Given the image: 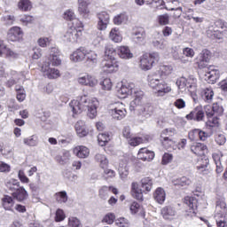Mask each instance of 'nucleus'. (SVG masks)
Here are the masks:
<instances>
[{"label": "nucleus", "instance_id": "aec40b11", "mask_svg": "<svg viewBox=\"0 0 227 227\" xmlns=\"http://www.w3.org/2000/svg\"><path fill=\"white\" fill-rule=\"evenodd\" d=\"M133 108L137 111L138 114L145 116V118H150L153 113V106L148 103L142 102L140 105H137V106H134Z\"/></svg>", "mask_w": 227, "mask_h": 227}, {"label": "nucleus", "instance_id": "dca6fc26", "mask_svg": "<svg viewBox=\"0 0 227 227\" xmlns=\"http://www.w3.org/2000/svg\"><path fill=\"white\" fill-rule=\"evenodd\" d=\"M212 58V52L205 49L197 57V65L199 68H207V63H209L210 59Z\"/></svg>", "mask_w": 227, "mask_h": 227}, {"label": "nucleus", "instance_id": "9b49d317", "mask_svg": "<svg viewBox=\"0 0 227 227\" xmlns=\"http://www.w3.org/2000/svg\"><path fill=\"white\" fill-rule=\"evenodd\" d=\"M80 86H87L88 88H96L98 85V80L94 75L84 74L77 78Z\"/></svg>", "mask_w": 227, "mask_h": 227}, {"label": "nucleus", "instance_id": "ddd939ff", "mask_svg": "<svg viewBox=\"0 0 227 227\" xmlns=\"http://www.w3.org/2000/svg\"><path fill=\"white\" fill-rule=\"evenodd\" d=\"M9 42H22L24 40V31L20 27H12L7 32Z\"/></svg>", "mask_w": 227, "mask_h": 227}, {"label": "nucleus", "instance_id": "f03ea898", "mask_svg": "<svg viewBox=\"0 0 227 227\" xmlns=\"http://www.w3.org/2000/svg\"><path fill=\"white\" fill-rule=\"evenodd\" d=\"M116 49L112 44H107L105 47V56L101 63V70L105 74H114L118 72L119 64L116 60Z\"/></svg>", "mask_w": 227, "mask_h": 227}, {"label": "nucleus", "instance_id": "2eb2a0df", "mask_svg": "<svg viewBox=\"0 0 227 227\" xmlns=\"http://www.w3.org/2000/svg\"><path fill=\"white\" fill-rule=\"evenodd\" d=\"M52 67H59L61 65V51L56 47L51 48L48 62Z\"/></svg>", "mask_w": 227, "mask_h": 227}, {"label": "nucleus", "instance_id": "7ed1b4c3", "mask_svg": "<svg viewBox=\"0 0 227 227\" xmlns=\"http://www.w3.org/2000/svg\"><path fill=\"white\" fill-rule=\"evenodd\" d=\"M147 82L150 88L155 90L158 97H166V95L172 91L171 85L162 78L147 76Z\"/></svg>", "mask_w": 227, "mask_h": 227}, {"label": "nucleus", "instance_id": "3c124183", "mask_svg": "<svg viewBox=\"0 0 227 227\" xmlns=\"http://www.w3.org/2000/svg\"><path fill=\"white\" fill-rule=\"evenodd\" d=\"M55 160L59 162V164H67L68 160H70V152L69 151H63L62 154L57 155L55 157Z\"/></svg>", "mask_w": 227, "mask_h": 227}, {"label": "nucleus", "instance_id": "e433bc0d", "mask_svg": "<svg viewBox=\"0 0 227 227\" xmlns=\"http://www.w3.org/2000/svg\"><path fill=\"white\" fill-rule=\"evenodd\" d=\"M109 39L114 43H121L123 40V36L121 35V32L119 28L114 27L109 33Z\"/></svg>", "mask_w": 227, "mask_h": 227}, {"label": "nucleus", "instance_id": "6ab92c4d", "mask_svg": "<svg viewBox=\"0 0 227 227\" xmlns=\"http://www.w3.org/2000/svg\"><path fill=\"white\" fill-rule=\"evenodd\" d=\"M98 29L99 31H106L111 20V17L109 16V13H107L106 12H101L98 13Z\"/></svg>", "mask_w": 227, "mask_h": 227}, {"label": "nucleus", "instance_id": "79ce46f5", "mask_svg": "<svg viewBox=\"0 0 227 227\" xmlns=\"http://www.w3.org/2000/svg\"><path fill=\"white\" fill-rule=\"evenodd\" d=\"M90 2H78V12L80 15H82L84 19H88L90 17Z\"/></svg>", "mask_w": 227, "mask_h": 227}, {"label": "nucleus", "instance_id": "f8f14e48", "mask_svg": "<svg viewBox=\"0 0 227 227\" xmlns=\"http://www.w3.org/2000/svg\"><path fill=\"white\" fill-rule=\"evenodd\" d=\"M81 36H82L81 30L69 27L63 33L62 35L64 42H67L69 43H77Z\"/></svg>", "mask_w": 227, "mask_h": 227}, {"label": "nucleus", "instance_id": "f3484780", "mask_svg": "<svg viewBox=\"0 0 227 227\" xmlns=\"http://www.w3.org/2000/svg\"><path fill=\"white\" fill-rule=\"evenodd\" d=\"M226 200H224V199H218L215 203V210L214 215L215 219H219V217H226Z\"/></svg>", "mask_w": 227, "mask_h": 227}, {"label": "nucleus", "instance_id": "39448f33", "mask_svg": "<svg viewBox=\"0 0 227 227\" xmlns=\"http://www.w3.org/2000/svg\"><path fill=\"white\" fill-rule=\"evenodd\" d=\"M159 61H160L159 52L153 51L151 53H145L139 58L138 67L140 70L148 72V70H152V68H153V65H155V63H159Z\"/></svg>", "mask_w": 227, "mask_h": 227}, {"label": "nucleus", "instance_id": "6e6d98bb", "mask_svg": "<svg viewBox=\"0 0 227 227\" xmlns=\"http://www.w3.org/2000/svg\"><path fill=\"white\" fill-rule=\"evenodd\" d=\"M18 8L22 12H29L33 8V4L29 0H20L18 3Z\"/></svg>", "mask_w": 227, "mask_h": 227}, {"label": "nucleus", "instance_id": "9d476101", "mask_svg": "<svg viewBox=\"0 0 227 227\" xmlns=\"http://www.w3.org/2000/svg\"><path fill=\"white\" fill-rule=\"evenodd\" d=\"M173 74V66L170 65H161L159 69L154 73L148 75V77H154L156 79L166 80L169 75Z\"/></svg>", "mask_w": 227, "mask_h": 227}, {"label": "nucleus", "instance_id": "4d7b16f0", "mask_svg": "<svg viewBox=\"0 0 227 227\" xmlns=\"http://www.w3.org/2000/svg\"><path fill=\"white\" fill-rule=\"evenodd\" d=\"M13 205H15V202L13 201V199L8 195L4 196L3 199V207L4 210H12L13 208Z\"/></svg>", "mask_w": 227, "mask_h": 227}, {"label": "nucleus", "instance_id": "69168bd1", "mask_svg": "<svg viewBox=\"0 0 227 227\" xmlns=\"http://www.w3.org/2000/svg\"><path fill=\"white\" fill-rule=\"evenodd\" d=\"M100 85L102 86V90L105 91H111L113 90V82L110 80V78H105Z\"/></svg>", "mask_w": 227, "mask_h": 227}, {"label": "nucleus", "instance_id": "864d4df0", "mask_svg": "<svg viewBox=\"0 0 227 227\" xmlns=\"http://www.w3.org/2000/svg\"><path fill=\"white\" fill-rule=\"evenodd\" d=\"M129 145H130V146H137L139 145H141V143H146L148 141H150V137H146L145 139H143L142 137H131L129 140Z\"/></svg>", "mask_w": 227, "mask_h": 227}, {"label": "nucleus", "instance_id": "13d9d810", "mask_svg": "<svg viewBox=\"0 0 227 227\" xmlns=\"http://www.w3.org/2000/svg\"><path fill=\"white\" fill-rule=\"evenodd\" d=\"M16 92H17V96L16 98L18 100V102H24V100H26V90H24V87L22 86H16L15 87Z\"/></svg>", "mask_w": 227, "mask_h": 227}, {"label": "nucleus", "instance_id": "c756f323", "mask_svg": "<svg viewBox=\"0 0 227 227\" xmlns=\"http://www.w3.org/2000/svg\"><path fill=\"white\" fill-rule=\"evenodd\" d=\"M73 153L79 159H86L90 156V149L84 145H77L73 149Z\"/></svg>", "mask_w": 227, "mask_h": 227}, {"label": "nucleus", "instance_id": "e2e57ef3", "mask_svg": "<svg viewBox=\"0 0 227 227\" xmlns=\"http://www.w3.org/2000/svg\"><path fill=\"white\" fill-rule=\"evenodd\" d=\"M111 141V138L109 137V135L106 133H101L98 136V142L99 146H106L107 143Z\"/></svg>", "mask_w": 227, "mask_h": 227}, {"label": "nucleus", "instance_id": "5fc2aeb1", "mask_svg": "<svg viewBox=\"0 0 227 227\" xmlns=\"http://www.w3.org/2000/svg\"><path fill=\"white\" fill-rule=\"evenodd\" d=\"M54 199L57 203H67L68 201V195L66 191L59 192L54 194Z\"/></svg>", "mask_w": 227, "mask_h": 227}, {"label": "nucleus", "instance_id": "c85d7f7f", "mask_svg": "<svg viewBox=\"0 0 227 227\" xmlns=\"http://www.w3.org/2000/svg\"><path fill=\"white\" fill-rule=\"evenodd\" d=\"M199 94L200 95L201 98H203V100L208 104H210L214 98V90L210 87L199 90Z\"/></svg>", "mask_w": 227, "mask_h": 227}, {"label": "nucleus", "instance_id": "bb28decb", "mask_svg": "<svg viewBox=\"0 0 227 227\" xmlns=\"http://www.w3.org/2000/svg\"><path fill=\"white\" fill-rule=\"evenodd\" d=\"M154 158L155 153L146 149V147L141 148L138 151L137 159H139L140 160H147L148 162H150V160H153Z\"/></svg>", "mask_w": 227, "mask_h": 227}, {"label": "nucleus", "instance_id": "72a5a7b5", "mask_svg": "<svg viewBox=\"0 0 227 227\" xmlns=\"http://www.w3.org/2000/svg\"><path fill=\"white\" fill-rule=\"evenodd\" d=\"M191 152L193 153L195 155L201 156L205 155V153L207 152V145L201 143H193L191 145Z\"/></svg>", "mask_w": 227, "mask_h": 227}, {"label": "nucleus", "instance_id": "0eeeda50", "mask_svg": "<svg viewBox=\"0 0 227 227\" xmlns=\"http://www.w3.org/2000/svg\"><path fill=\"white\" fill-rule=\"evenodd\" d=\"M174 134H176V129L173 128L163 129L160 133V141L167 150H169V148L175 150L176 142L173 139Z\"/></svg>", "mask_w": 227, "mask_h": 227}, {"label": "nucleus", "instance_id": "473e14b6", "mask_svg": "<svg viewBox=\"0 0 227 227\" xmlns=\"http://www.w3.org/2000/svg\"><path fill=\"white\" fill-rule=\"evenodd\" d=\"M85 61L89 65H97L98 63V53L93 50L87 49Z\"/></svg>", "mask_w": 227, "mask_h": 227}, {"label": "nucleus", "instance_id": "8fccbe9b", "mask_svg": "<svg viewBox=\"0 0 227 227\" xmlns=\"http://www.w3.org/2000/svg\"><path fill=\"white\" fill-rule=\"evenodd\" d=\"M5 187L9 189V191L16 192L20 187V183L17 179H7L5 181Z\"/></svg>", "mask_w": 227, "mask_h": 227}, {"label": "nucleus", "instance_id": "4be33fe9", "mask_svg": "<svg viewBox=\"0 0 227 227\" xmlns=\"http://www.w3.org/2000/svg\"><path fill=\"white\" fill-rule=\"evenodd\" d=\"M160 214L165 221H173L176 217V209L173 206H165L161 208Z\"/></svg>", "mask_w": 227, "mask_h": 227}, {"label": "nucleus", "instance_id": "f257e3e1", "mask_svg": "<svg viewBox=\"0 0 227 227\" xmlns=\"http://www.w3.org/2000/svg\"><path fill=\"white\" fill-rule=\"evenodd\" d=\"M100 103L98 102V99L90 98L88 95H83L77 99H73L69 103V107H71L73 113V118H75L77 114H81L82 111L87 109V116H89L90 120L97 118V109H98Z\"/></svg>", "mask_w": 227, "mask_h": 227}, {"label": "nucleus", "instance_id": "49530a36", "mask_svg": "<svg viewBox=\"0 0 227 227\" xmlns=\"http://www.w3.org/2000/svg\"><path fill=\"white\" fill-rule=\"evenodd\" d=\"M223 154L221 153H214L212 154V159L216 166V173H223V163H221V159Z\"/></svg>", "mask_w": 227, "mask_h": 227}, {"label": "nucleus", "instance_id": "5701e85b", "mask_svg": "<svg viewBox=\"0 0 227 227\" xmlns=\"http://www.w3.org/2000/svg\"><path fill=\"white\" fill-rule=\"evenodd\" d=\"M26 72L17 73L16 71H11L10 75L12 78L7 82V86L12 88L13 84H17V82H20V81H26Z\"/></svg>", "mask_w": 227, "mask_h": 227}, {"label": "nucleus", "instance_id": "052dcab7", "mask_svg": "<svg viewBox=\"0 0 227 227\" xmlns=\"http://www.w3.org/2000/svg\"><path fill=\"white\" fill-rule=\"evenodd\" d=\"M145 36H146V33L144 30L137 31L135 33L134 41L137 43H139V45H141V43H145Z\"/></svg>", "mask_w": 227, "mask_h": 227}, {"label": "nucleus", "instance_id": "4c0bfd02", "mask_svg": "<svg viewBox=\"0 0 227 227\" xmlns=\"http://www.w3.org/2000/svg\"><path fill=\"white\" fill-rule=\"evenodd\" d=\"M153 198L157 203L162 205L166 201V191H164V188H157L153 193Z\"/></svg>", "mask_w": 227, "mask_h": 227}, {"label": "nucleus", "instance_id": "423d86ee", "mask_svg": "<svg viewBox=\"0 0 227 227\" xmlns=\"http://www.w3.org/2000/svg\"><path fill=\"white\" fill-rule=\"evenodd\" d=\"M179 90H187L192 93L193 100H196V91L198 90V79L194 76H189L188 78L181 77L177 79L176 82Z\"/></svg>", "mask_w": 227, "mask_h": 227}, {"label": "nucleus", "instance_id": "4468645a", "mask_svg": "<svg viewBox=\"0 0 227 227\" xmlns=\"http://www.w3.org/2000/svg\"><path fill=\"white\" fill-rule=\"evenodd\" d=\"M41 72L44 77L48 79H58L61 77V73L57 68H51L50 63H43L41 67Z\"/></svg>", "mask_w": 227, "mask_h": 227}, {"label": "nucleus", "instance_id": "37998d69", "mask_svg": "<svg viewBox=\"0 0 227 227\" xmlns=\"http://www.w3.org/2000/svg\"><path fill=\"white\" fill-rule=\"evenodd\" d=\"M131 194L136 200L143 201V190L139 188V184H137V183L131 184Z\"/></svg>", "mask_w": 227, "mask_h": 227}, {"label": "nucleus", "instance_id": "603ef678", "mask_svg": "<svg viewBox=\"0 0 227 227\" xmlns=\"http://www.w3.org/2000/svg\"><path fill=\"white\" fill-rule=\"evenodd\" d=\"M69 28L81 31V34L82 35V31H84V24H82V21H81L79 19L75 18L71 21Z\"/></svg>", "mask_w": 227, "mask_h": 227}, {"label": "nucleus", "instance_id": "ea45409f", "mask_svg": "<svg viewBox=\"0 0 227 227\" xmlns=\"http://www.w3.org/2000/svg\"><path fill=\"white\" fill-rule=\"evenodd\" d=\"M23 145L30 147L38 146V145H40V138L38 137V135L29 136L23 138Z\"/></svg>", "mask_w": 227, "mask_h": 227}, {"label": "nucleus", "instance_id": "de8ad7c7", "mask_svg": "<svg viewBox=\"0 0 227 227\" xmlns=\"http://www.w3.org/2000/svg\"><path fill=\"white\" fill-rule=\"evenodd\" d=\"M129 210L132 215H136V214L145 215V210L143 209V207H141V205L136 201L130 204Z\"/></svg>", "mask_w": 227, "mask_h": 227}, {"label": "nucleus", "instance_id": "a19ab883", "mask_svg": "<svg viewBox=\"0 0 227 227\" xmlns=\"http://www.w3.org/2000/svg\"><path fill=\"white\" fill-rule=\"evenodd\" d=\"M208 164H210V160L208 159L201 160L200 163L197 165V170L200 175H208L210 170H208Z\"/></svg>", "mask_w": 227, "mask_h": 227}, {"label": "nucleus", "instance_id": "393cba45", "mask_svg": "<svg viewBox=\"0 0 227 227\" xmlns=\"http://www.w3.org/2000/svg\"><path fill=\"white\" fill-rule=\"evenodd\" d=\"M185 205L189 206L190 212L187 214L190 217L196 215V208H198V199L195 197L187 196L184 198Z\"/></svg>", "mask_w": 227, "mask_h": 227}, {"label": "nucleus", "instance_id": "a18cd8bd", "mask_svg": "<svg viewBox=\"0 0 227 227\" xmlns=\"http://www.w3.org/2000/svg\"><path fill=\"white\" fill-rule=\"evenodd\" d=\"M118 169L121 180H125V178L129 176V167L127 166V160L120 161Z\"/></svg>", "mask_w": 227, "mask_h": 227}, {"label": "nucleus", "instance_id": "6e6552de", "mask_svg": "<svg viewBox=\"0 0 227 227\" xmlns=\"http://www.w3.org/2000/svg\"><path fill=\"white\" fill-rule=\"evenodd\" d=\"M110 116L113 120L120 121L127 116V109L123 103H115L114 104L108 111Z\"/></svg>", "mask_w": 227, "mask_h": 227}, {"label": "nucleus", "instance_id": "c9c22d12", "mask_svg": "<svg viewBox=\"0 0 227 227\" xmlns=\"http://www.w3.org/2000/svg\"><path fill=\"white\" fill-rule=\"evenodd\" d=\"M133 89L134 83H126L121 85L118 90L119 95H121V98H126L128 95H131Z\"/></svg>", "mask_w": 227, "mask_h": 227}, {"label": "nucleus", "instance_id": "f704fd0d", "mask_svg": "<svg viewBox=\"0 0 227 227\" xmlns=\"http://www.w3.org/2000/svg\"><path fill=\"white\" fill-rule=\"evenodd\" d=\"M206 114L207 116V121L206 122V127H207V129L219 127V118L214 116V113H208V111L206 110Z\"/></svg>", "mask_w": 227, "mask_h": 227}, {"label": "nucleus", "instance_id": "58836bf2", "mask_svg": "<svg viewBox=\"0 0 227 227\" xmlns=\"http://www.w3.org/2000/svg\"><path fill=\"white\" fill-rule=\"evenodd\" d=\"M12 196L18 201H24V200H27V191L24 189V187L20 186L15 192H12Z\"/></svg>", "mask_w": 227, "mask_h": 227}, {"label": "nucleus", "instance_id": "680f3d73", "mask_svg": "<svg viewBox=\"0 0 227 227\" xmlns=\"http://www.w3.org/2000/svg\"><path fill=\"white\" fill-rule=\"evenodd\" d=\"M127 20H129L127 14H119L114 18V24H115V26H121V24H125Z\"/></svg>", "mask_w": 227, "mask_h": 227}, {"label": "nucleus", "instance_id": "2f4dec72", "mask_svg": "<svg viewBox=\"0 0 227 227\" xmlns=\"http://www.w3.org/2000/svg\"><path fill=\"white\" fill-rule=\"evenodd\" d=\"M113 192V194H118V189L114 186H102L99 189V198L101 200H107L109 198V192Z\"/></svg>", "mask_w": 227, "mask_h": 227}, {"label": "nucleus", "instance_id": "412c9836", "mask_svg": "<svg viewBox=\"0 0 227 227\" xmlns=\"http://www.w3.org/2000/svg\"><path fill=\"white\" fill-rule=\"evenodd\" d=\"M131 96L133 97V100L130 102V106L136 107L137 106H140V104L143 102L145 92H143V90L140 89L133 87Z\"/></svg>", "mask_w": 227, "mask_h": 227}, {"label": "nucleus", "instance_id": "b1692460", "mask_svg": "<svg viewBox=\"0 0 227 227\" xmlns=\"http://www.w3.org/2000/svg\"><path fill=\"white\" fill-rule=\"evenodd\" d=\"M74 129L78 137H86L90 134V129H88L86 122L82 120L78 121L74 124Z\"/></svg>", "mask_w": 227, "mask_h": 227}, {"label": "nucleus", "instance_id": "20e7f679", "mask_svg": "<svg viewBox=\"0 0 227 227\" xmlns=\"http://www.w3.org/2000/svg\"><path fill=\"white\" fill-rule=\"evenodd\" d=\"M215 26H209L206 31L207 36L211 40H223L224 35L227 33V22L222 20H218L215 22ZM223 29L221 32L220 30L215 29Z\"/></svg>", "mask_w": 227, "mask_h": 227}, {"label": "nucleus", "instance_id": "a878e982", "mask_svg": "<svg viewBox=\"0 0 227 227\" xmlns=\"http://www.w3.org/2000/svg\"><path fill=\"white\" fill-rule=\"evenodd\" d=\"M156 4H160V6H164V9L168 10V12H173L180 5L178 0H158Z\"/></svg>", "mask_w": 227, "mask_h": 227}, {"label": "nucleus", "instance_id": "338daca9", "mask_svg": "<svg viewBox=\"0 0 227 227\" xmlns=\"http://www.w3.org/2000/svg\"><path fill=\"white\" fill-rule=\"evenodd\" d=\"M68 227H82V224H81L79 218L71 216L68 218Z\"/></svg>", "mask_w": 227, "mask_h": 227}, {"label": "nucleus", "instance_id": "c03bdc74", "mask_svg": "<svg viewBox=\"0 0 227 227\" xmlns=\"http://www.w3.org/2000/svg\"><path fill=\"white\" fill-rule=\"evenodd\" d=\"M152 44L153 47H155V49H158L160 51H164V49L168 47V44L166 43V40L162 38L161 35L154 38L152 41Z\"/></svg>", "mask_w": 227, "mask_h": 227}, {"label": "nucleus", "instance_id": "a211bd4d", "mask_svg": "<svg viewBox=\"0 0 227 227\" xmlns=\"http://www.w3.org/2000/svg\"><path fill=\"white\" fill-rule=\"evenodd\" d=\"M88 48L86 47H80L76 49L73 53L70 55V60L73 63H81L82 61H86V52Z\"/></svg>", "mask_w": 227, "mask_h": 227}, {"label": "nucleus", "instance_id": "09e8293b", "mask_svg": "<svg viewBox=\"0 0 227 227\" xmlns=\"http://www.w3.org/2000/svg\"><path fill=\"white\" fill-rule=\"evenodd\" d=\"M173 185H178L180 187H187V185H191L192 181L189 177L183 176L180 178H176L172 180Z\"/></svg>", "mask_w": 227, "mask_h": 227}, {"label": "nucleus", "instance_id": "cd10ccee", "mask_svg": "<svg viewBox=\"0 0 227 227\" xmlns=\"http://www.w3.org/2000/svg\"><path fill=\"white\" fill-rule=\"evenodd\" d=\"M117 53L121 59H132L134 58V54L130 51L129 46H119L117 48Z\"/></svg>", "mask_w": 227, "mask_h": 227}, {"label": "nucleus", "instance_id": "0e129e2a", "mask_svg": "<svg viewBox=\"0 0 227 227\" xmlns=\"http://www.w3.org/2000/svg\"><path fill=\"white\" fill-rule=\"evenodd\" d=\"M141 185H142V188L145 189V191H146L147 192H150V191H152L153 183L152 182L150 177H145L141 180Z\"/></svg>", "mask_w": 227, "mask_h": 227}, {"label": "nucleus", "instance_id": "7c9ffc66", "mask_svg": "<svg viewBox=\"0 0 227 227\" xmlns=\"http://www.w3.org/2000/svg\"><path fill=\"white\" fill-rule=\"evenodd\" d=\"M205 118V113L201 108H195L189 114L186 115L187 120H194L195 121H201Z\"/></svg>", "mask_w": 227, "mask_h": 227}, {"label": "nucleus", "instance_id": "bf43d9fd", "mask_svg": "<svg viewBox=\"0 0 227 227\" xmlns=\"http://www.w3.org/2000/svg\"><path fill=\"white\" fill-rule=\"evenodd\" d=\"M95 159L97 162H99L100 168L103 169L107 168V164H109V160H107V158L104 154H96Z\"/></svg>", "mask_w": 227, "mask_h": 227}, {"label": "nucleus", "instance_id": "774afa93", "mask_svg": "<svg viewBox=\"0 0 227 227\" xmlns=\"http://www.w3.org/2000/svg\"><path fill=\"white\" fill-rule=\"evenodd\" d=\"M115 224L118 227H129L130 226V222L125 217H121L115 220Z\"/></svg>", "mask_w": 227, "mask_h": 227}, {"label": "nucleus", "instance_id": "1a4fd4ad", "mask_svg": "<svg viewBox=\"0 0 227 227\" xmlns=\"http://www.w3.org/2000/svg\"><path fill=\"white\" fill-rule=\"evenodd\" d=\"M219 77H221L219 67L216 66H209L207 68L204 79L208 84H215V82L219 81Z\"/></svg>", "mask_w": 227, "mask_h": 227}]
</instances>
